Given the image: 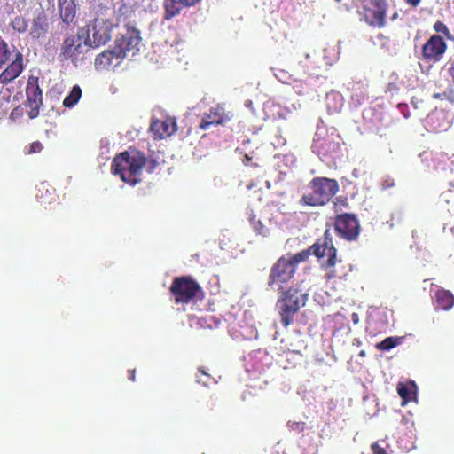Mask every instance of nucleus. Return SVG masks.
I'll return each instance as SVG.
<instances>
[{
	"label": "nucleus",
	"mask_w": 454,
	"mask_h": 454,
	"mask_svg": "<svg viewBox=\"0 0 454 454\" xmlns=\"http://www.w3.org/2000/svg\"><path fill=\"white\" fill-rule=\"evenodd\" d=\"M145 164V153L130 147L114 158L111 168L123 182L134 186L141 181L140 175Z\"/></svg>",
	"instance_id": "obj_1"
},
{
	"label": "nucleus",
	"mask_w": 454,
	"mask_h": 454,
	"mask_svg": "<svg viewBox=\"0 0 454 454\" xmlns=\"http://www.w3.org/2000/svg\"><path fill=\"white\" fill-rule=\"evenodd\" d=\"M308 298V290L302 288L300 284L282 292L276 306L284 327L286 328L294 323V315L306 305Z\"/></svg>",
	"instance_id": "obj_2"
},
{
	"label": "nucleus",
	"mask_w": 454,
	"mask_h": 454,
	"mask_svg": "<svg viewBox=\"0 0 454 454\" xmlns=\"http://www.w3.org/2000/svg\"><path fill=\"white\" fill-rule=\"evenodd\" d=\"M308 187L310 192L303 194L300 199V204L302 206H325L340 189L338 182L328 177H314Z\"/></svg>",
	"instance_id": "obj_3"
},
{
	"label": "nucleus",
	"mask_w": 454,
	"mask_h": 454,
	"mask_svg": "<svg viewBox=\"0 0 454 454\" xmlns=\"http://www.w3.org/2000/svg\"><path fill=\"white\" fill-rule=\"evenodd\" d=\"M169 292L176 304H188L204 297L201 286L190 276L176 277Z\"/></svg>",
	"instance_id": "obj_4"
},
{
	"label": "nucleus",
	"mask_w": 454,
	"mask_h": 454,
	"mask_svg": "<svg viewBox=\"0 0 454 454\" xmlns=\"http://www.w3.org/2000/svg\"><path fill=\"white\" fill-rule=\"evenodd\" d=\"M90 46V37L89 31L87 36L82 41L81 35H70L64 38L59 50V57L65 60H70L75 66L78 62L83 61L87 59Z\"/></svg>",
	"instance_id": "obj_5"
},
{
	"label": "nucleus",
	"mask_w": 454,
	"mask_h": 454,
	"mask_svg": "<svg viewBox=\"0 0 454 454\" xmlns=\"http://www.w3.org/2000/svg\"><path fill=\"white\" fill-rule=\"evenodd\" d=\"M311 254L317 258H323L327 256L328 259L323 264L325 270H329L326 274L327 278L332 279L334 278H340V275L337 272L333 267L337 263V250L333 243V239L329 230H326L324 233L322 239H318L315 244L309 247Z\"/></svg>",
	"instance_id": "obj_6"
},
{
	"label": "nucleus",
	"mask_w": 454,
	"mask_h": 454,
	"mask_svg": "<svg viewBox=\"0 0 454 454\" xmlns=\"http://www.w3.org/2000/svg\"><path fill=\"white\" fill-rule=\"evenodd\" d=\"M387 7L386 0H362L360 13L370 26L382 27L386 24Z\"/></svg>",
	"instance_id": "obj_7"
},
{
	"label": "nucleus",
	"mask_w": 454,
	"mask_h": 454,
	"mask_svg": "<svg viewBox=\"0 0 454 454\" xmlns=\"http://www.w3.org/2000/svg\"><path fill=\"white\" fill-rule=\"evenodd\" d=\"M333 228L337 236L347 241L356 240L361 231L356 215L350 213L338 214L334 218Z\"/></svg>",
	"instance_id": "obj_8"
},
{
	"label": "nucleus",
	"mask_w": 454,
	"mask_h": 454,
	"mask_svg": "<svg viewBox=\"0 0 454 454\" xmlns=\"http://www.w3.org/2000/svg\"><path fill=\"white\" fill-rule=\"evenodd\" d=\"M90 27L91 29L88 30L89 34L91 32L90 46L99 47L110 41L115 24L111 19L98 15L94 19Z\"/></svg>",
	"instance_id": "obj_9"
},
{
	"label": "nucleus",
	"mask_w": 454,
	"mask_h": 454,
	"mask_svg": "<svg viewBox=\"0 0 454 454\" xmlns=\"http://www.w3.org/2000/svg\"><path fill=\"white\" fill-rule=\"evenodd\" d=\"M295 272L296 270L289 260L286 256H281L270 269L268 286H278L282 288L284 284L288 283L294 278Z\"/></svg>",
	"instance_id": "obj_10"
},
{
	"label": "nucleus",
	"mask_w": 454,
	"mask_h": 454,
	"mask_svg": "<svg viewBox=\"0 0 454 454\" xmlns=\"http://www.w3.org/2000/svg\"><path fill=\"white\" fill-rule=\"evenodd\" d=\"M26 106L29 108L27 114L30 119H35L39 115L43 106V91L39 86V78L30 75L26 87Z\"/></svg>",
	"instance_id": "obj_11"
},
{
	"label": "nucleus",
	"mask_w": 454,
	"mask_h": 454,
	"mask_svg": "<svg viewBox=\"0 0 454 454\" xmlns=\"http://www.w3.org/2000/svg\"><path fill=\"white\" fill-rule=\"evenodd\" d=\"M447 50V43L438 35H432L422 46L421 58L425 63L435 64L439 62Z\"/></svg>",
	"instance_id": "obj_12"
},
{
	"label": "nucleus",
	"mask_w": 454,
	"mask_h": 454,
	"mask_svg": "<svg viewBox=\"0 0 454 454\" xmlns=\"http://www.w3.org/2000/svg\"><path fill=\"white\" fill-rule=\"evenodd\" d=\"M232 117L233 114L231 112L226 111L223 105L218 104L203 114L199 128L202 130H207L211 126L225 124L230 121Z\"/></svg>",
	"instance_id": "obj_13"
},
{
	"label": "nucleus",
	"mask_w": 454,
	"mask_h": 454,
	"mask_svg": "<svg viewBox=\"0 0 454 454\" xmlns=\"http://www.w3.org/2000/svg\"><path fill=\"white\" fill-rule=\"evenodd\" d=\"M141 42L140 33L135 27H128L126 33L115 41L114 48L119 56L124 59L127 54L132 51L134 55L137 51V46Z\"/></svg>",
	"instance_id": "obj_14"
},
{
	"label": "nucleus",
	"mask_w": 454,
	"mask_h": 454,
	"mask_svg": "<svg viewBox=\"0 0 454 454\" xmlns=\"http://www.w3.org/2000/svg\"><path fill=\"white\" fill-rule=\"evenodd\" d=\"M24 69L23 55L16 50L14 59L0 74V84L6 85L15 80Z\"/></svg>",
	"instance_id": "obj_15"
},
{
	"label": "nucleus",
	"mask_w": 454,
	"mask_h": 454,
	"mask_svg": "<svg viewBox=\"0 0 454 454\" xmlns=\"http://www.w3.org/2000/svg\"><path fill=\"white\" fill-rule=\"evenodd\" d=\"M176 130V122L172 119L155 120L150 125V131L154 139H163Z\"/></svg>",
	"instance_id": "obj_16"
},
{
	"label": "nucleus",
	"mask_w": 454,
	"mask_h": 454,
	"mask_svg": "<svg viewBox=\"0 0 454 454\" xmlns=\"http://www.w3.org/2000/svg\"><path fill=\"white\" fill-rule=\"evenodd\" d=\"M49 27L47 15L43 12H41L34 16L28 35L33 40L45 37L49 32Z\"/></svg>",
	"instance_id": "obj_17"
},
{
	"label": "nucleus",
	"mask_w": 454,
	"mask_h": 454,
	"mask_svg": "<svg viewBox=\"0 0 454 454\" xmlns=\"http://www.w3.org/2000/svg\"><path fill=\"white\" fill-rule=\"evenodd\" d=\"M200 1V0H164V19L171 20L178 15L184 7L192 6Z\"/></svg>",
	"instance_id": "obj_18"
},
{
	"label": "nucleus",
	"mask_w": 454,
	"mask_h": 454,
	"mask_svg": "<svg viewBox=\"0 0 454 454\" xmlns=\"http://www.w3.org/2000/svg\"><path fill=\"white\" fill-rule=\"evenodd\" d=\"M59 12L64 23L69 25L76 15V4L74 0H59Z\"/></svg>",
	"instance_id": "obj_19"
},
{
	"label": "nucleus",
	"mask_w": 454,
	"mask_h": 454,
	"mask_svg": "<svg viewBox=\"0 0 454 454\" xmlns=\"http://www.w3.org/2000/svg\"><path fill=\"white\" fill-rule=\"evenodd\" d=\"M454 305V295L449 290L438 289L434 294L435 309L450 310Z\"/></svg>",
	"instance_id": "obj_20"
},
{
	"label": "nucleus",
	"mask_w": 454,
	"mask_h": 454,
	"mask_svg": "<svg viewBox=\"0 0 454 454\" xmlns=\"http://www.w3.org/2000/svg\"><path fill=\"white\" fill-rule=\"evenodd\" d=\"M114 59H121L114 47L98 54L95 59V67L97 69L108 68L113 64Z\"/></svg>",
	"instance_id": "obj_21"
},
{
	"label": "nucleus",
	"mask_w": 454,
	"mask_h": 454,
	"mask_svg": "<svg viewBox=\"0 0 454 454\" xmlns=\"http://www.w3.org/2000/svg\"><path fill=\"white\" fill-rule=\"evenodd\" d=\"M325 103L329 113H339L343 106V98L340 93L331 91L326 94Z\"/></svg>",
	"instance_id": "obj_22"
},
{
	"label": "nucleus",
	"mask_w": 454,
	"mask_h": 454,
	"mask_svg": "<svg viewBox=\"0 0 454 454\" xmlns=\"http://www.w3.org/2000/svg\"><path fill=\"white\" fill-rule=\"evenodd\" d=\"M9 25L15 33L24 34L28 29L29 20L24 15L18 14L11 19Z\"/></svg>",
	"instance_id": "obj_23"
},
{
	"label": "nucleus",
	"mask_w": 454,
	"mask_h": 454,
	"mask_svg": "<svg viewBox=\"0 0 454 454\" xmlns=\"http://www.w3.org/2000/svg\"><path fill=\"white\" fill-rule=\"evenodd\" d=\"M82 90L79 85H74L69 94L65 98L63 105L66 107H73L81 98Z\"/></svg>",
	"instance_id": "obj_24"
},
{
	"label": "nucleus",
	"mask_w": 454,
	"mask_h": 454,
	"mask_svg": "<svg viewBox=\"0 0 454 454\" xmlns=\"http://www.w3.org/2000/svg\"><path fill=\"white\" fill-rule=\"evenodd\" d=\"M12 51L8 43L0 35V69H2L10 60Z\"/></svg>",
	"instance_id": "obj_25"
},
{
	"label": "nucleus",
	"mask_w": 454,
	"mask_h": 454,
	"mask_svg": "<svg viewBox=\"0 0 454 454\" xmlns=\"http://www.w3.org/2000/svg\"><path fill=\"white\" fill-rule=\"evenodd\" d=\"M311 254V250L309 247L308 249L302 250L295 254H286L285 255L287 260H289V262L293 264L294 267V270H296V267L300 262H306L309 255Z\"/></svg>",
	"instance_id": "obj_26"
},
{
	"label": "nucleus",
	"mask_w": 454,
	"mask_h": 454,
	"mask_svg": "<svg viewBox=\"0 0 454 454\" xmlns=\"http://www.w3.org/2000/svg\"><path fill=\"white\" fill-rule=\"evenodd\" d=\"M414 387L415 385L413 383L411 386L403 382L397 384V393L403 400V404L411 400V390Z\"/></svg>",
	"instance_id": "obj_27"
},
{
	"label": "nucleus",
	"mask_w": 454,
	"mask_h": 454,
	"mask_svg": "<svg viewBox=\"0 0 454 454\" xmlns=\"http://www.w3.org/2000/svg\"><path fill=\"white\" fill-rule=\"evenodd\" d=\"M249 222L257 235H261L262 237H267L269 235V230L264 226L261 220L256 219V216L254 214L250 215Z\"/></svg>",
	"instance_id": "obj_28"
},
{
	"label": "nucleus",
	"mask_w": 454,
	"mask_h": 454,
	"mask_svg": "<svg viewBox=\"0 0 454 454\" xmlns=\"http://www.w3.org/2000/svg\"><path fill=\"white\" fill-rule=\"evenodd\" d=\"M401 338L398 337H387L384 339L382 341L379 342L376 345L377 349L379 350H389L400 344Z\"/></svg>",
	"instance_id": "obj_29"
},
{
	"label": "nucleus",
	"mask_w": 454,
	"mask_h": 454,
	"mask_svg": "<svg viewBox=\"0 0 454 454\" xmlns=\"http://www.w3.org/2000/svg\"><path fill=\"white\" fill-rule=\"evenodd\" d=\"M333 210L335 213L342 212L344 209L348 208V200L347 196H338L333 200Z\"/></svg>",
	"instance_id": "obj_30"
},
{
	"label": "nucleus",
	"mask_w": 454,
	"mask_h": 454,
	"mask_svg": "<svg viewBox=\"0 0 454 454\" xmlns=\"http://www.w3.org/2000/svg\"><path fill=\"white\" fill-rule=\"evenodd\" d=\"M199 375H197L196 381L204 386H208L212 381L213 378L209 373H207L203 367L198 368Z\"/></svg>",
	"instance_id": "obj_31"
},
{
	"label": "nucleus",
	"mask_w": 454,
	"mask_h": 454,
	"mask_svg": "<svg viewBox=\"0 0 454 454\" xmlns=\"http://www.w3.org/2000/svg\"><path fill=\"white\" fill-rule=\"evenodd\" d=\"M450 161V158L444 153H437L434 157V163L437 168L444 169L445 165Z\"/></svg>",
	"instance_id": "obj_32"
},
{
	"label": "nucleus",
	"mask_w": 454,
	"mask_h": 454,
	"mask_svg": "<svg viewBox=\"0 0 454 454\" xmlns=\"http://www.w3.org/2000/svg\"><path fill=\"white\" fill-rule=\"evenodd\" d=\"M434 29L437 33L443 34L447 38H451L450 32L447 26L441 20H438L434 25Z\"/></svg>",
	"instance_id": "obj_33"
},
{
	"label": "nucleus",
	"mask_w": 454,
	"mask_h": 454,
	"mask_svg": "<svg viewBox=\"0 0 454 454\" xmlns=\"http://www.w3.org/2000/svg\"><path fill=\"white\" fill-rule=\"evenodd\" d=\"M24 115V109L21 106H18L12 109L10 114V119L13 121H18Z\"/></svg>",
	"instance_id": "obj_34"
},
{
	"label": "nucleus",
	"mask_w": 454,
	"mask_h": 454,
	"mask_svg": "<svg viewBox=\"0 0 454 454\" xmlns=\"http://www.w3.org/2000/svg\"><path fill=\"white\" fill-rule=\"evenodd\" d=\"M43 146L41 142L35 141L30 144L28 150L27 151V153L33 154L40 153L43 150Z\"/></svg>",
	"instance_id": "obj_35"
},
{
	"label": "nucleus",
	"mask_w": 454,
	"mask_h": 454,
	"mask_svg": "<svg viewBox=\"0 0 454 454\" xmlns=\"http://www.w3.org/2000/svg\"><path fill=\"white\" fill-rule=\"evenodd\" d=\"M448 75L454 83V58H450L445 65Z\"/></svg>",
	"instance_id": "obj_36"
},
{
	"label": "nucleus",
	"mask_w": 454,
	"mask_h": 454,
	"mask_svg": "<svg viewBox=\"0 0 454 454\" xmlns=\"http://www.w3.org/2000/svg\"><path fill=\"white\" fill-rule=\"evenodd\" d=\"M372 454H387L385 448L379 442H375L371 445Z\"/></svg>",
	"instance_id": "obj_37"
},
{
	"label": "nucleus",
	"mask_w": 454,
	"mask_h": 454,
	"mask_svg": "<svg viewBox=\"0 0 454 454\" xmlns=\"http://www.w3.org/2000/svg\"><path fill=\"white\" fill-rule=\"evenodd\" d=\"M289 427L291 430L301 433L305 429L304 422H289Z\"/></svg>",
	"instance_id": "obj_38"
},
{
	"label": "nucleus",
	"mask_w": 454,
	"mask_h": 454,
	"mask_svg": "<svg viewBox=\"0 0 454 454\" xmlns=\"http://www.w3.org/2000/svg\"><path fill=\"white\" fill-rule=\"evenodd\" d=\"M158 166V162L153 160V159H151V160H147L146 159V164L145 167H146V169L149 173H153L156 167Z\"/></svg>",
	"instance_id": "obj_39"
},
{
	"label": "nucleus",
	"mask_w": 454,
	"mask_h": 454,
	"mask_svg": "<svg viewBox=\"0 0 454 454\" xmlns=\"http://www.w3.org/2000/svg\"><path fill=\"white\" fill-rule=\"evenodd\" d=\"M442 117H445V114L443 113H436L429 115L428 120L432 121V123H434L435 121L442 119Z\"/></svg>",
	"instance_id": "obj_40"
},
{
	"label": "nucleus",
	"mask_w": 454,
	"mask_h": 454,
	"mask_svg": "<svg viewBox=\"0 0 454 454\" xmlns=\"http://www.w3.org/2000/svg\"><path fill=\"white\" fill-rule=\"evenodd\" d=\"M450 186H451V187H450L447 192H442V195H441V196H442V199H444V200H445L447 203L449 202V200L447 199V197H448L450 194H451V193H453V192H454V183H453V184H451V185H450Z\"/></svg>",
	"instance_id": "obj_41"
},
{
	"label": "nucleus",
	"mask_w": 454,
	"mask_h": 454,
	"mask_svg": "<svg viewBox=\"0 0 454 454\" xmlns=\"http://www.w3.org/2000/svg\"><path fill=\"white\" fill-rule=\"evenodd\" d=\"M128 378L131 381H135V380H136V370L135 369H131V370L128 371Z\"/></svg>",
	"instance_id": "obj_42"
},
{
	"label": "nucleus",
	"mask_w": 454,
	"mask_h": 454,
	"mask_svg": "<svg viewBox=\"0 0 454 454\" xmlns=\"http://www.w3.org/2000/svg\"><path fill=\"white\" fill-rule=\"evenodd\" d=\"M420 1L421 0H406V3L412 7H417Z\"/></svg>",
	"instance_id": "obj_43"
},
{
	"label": "nucleus",
	"mask_w": 454,
	"mask_h": 454,
	"mask_svg": "<svg viewBox=\"0 0 454 454\" xmlns=\"http://www.w3.org/2000/svg\"><path fill=\"white\" fill-rule=\"evenodd\" d=\"M251 160H252V157H251V156H249V155H248V154H247V153L244 155V159L242 160V161H243V163H244L245 165H248V164L250 163V161H251Z\"/></svg>",
	"instance_id": "obj_44"
},
{
	"label": "nucleus",
	"mask_w": 454,
	"mask_h": 454,
	"mask_svg": "<svg viewBox=\"0 0 454 454\" xmlns=\"http://www.w3.org/2000/svg\"><path fill=\"white\" fill-rule=\"evenodd\" d=\"M14 4H20L25 5L27 3V0H12Z\"/></svg>",
	"instance_id": "obj_45"
},
{
	"label": "nucleus",
	"mask_w": 454,
	"mask_h": 454,
	"mask_svg": "<svg viewBox=\"0 0 454 454\" xmlns=\"http://www.w3.org/2000/svg\"><path fill=\"white\" fill-rule=\"evenodd\" d=\"M359 356H361V357L365 356V351L364 350L360 351L359 352Z\"/></svg>",
	"instance_id": "obj_46"
},
{
	"label": "nucleus",
	"mask_w": 454,
	"mask_h": 454,
	"mask_svg": "<svg viewBox=\"0 0 454 454\" xmlns=\"http://www.w3.org/2000/svg\"><path fill=\"white\" fill-rule=\"evenodd\" d=\"M434 98H442V97H441V94H440V93H435V94H434Z\"/></svg>",
	"instance_id": "obj_47"
},
{
	"label": "nucleus",
	"mask_w": 454,
	"mask_h": 454,
	"mask_svg": "<svg viewBox=\"0 0 454 454\" xmlns=\"http://www.w3.org/2000/svg\"><path fill=\"white\" fill-rule=\"evenodd\" d=\"M434 129H445V128L443 126L438 125V126L434 127Z\"/></svg>",
	"instance_id": "obj_48"
},
{
	"label": "nucleus",
	"mask_w": 454,
	"mask_h": 454,
	"mask_svg": "<svg viewBox=\"0 0 454 454\" xmlns=\"http://www.w3.org/2000/svg\"><path fill=\"white\" fill-rule=\"evenodd\" d=\"M247 188H248V189L254 188V184H253V183L249 184L247 185Z\"/></svg>",
	"instance_id": "obj_49"
},
{
	"label": "nucleus",
	"mask_w": 454,
	"mask_h": 454,
	"mask_svg": "<svg viewBox=\"0 0 454 454\" xmlns=\"http://www.w3.org/2000/svg\"><path fill=\"white\" fill-rule=\"evenodd\" d=\"M51 197H52V198H51V200H56V199H55V193H51Z\"/></svg>",
	"instance_id": "obj_50"
},
{
	"label": "nucleus",
	"mask_w": 454,
	"mask_h": 454,
	"mask_svg": "<svg viewBox=\"0 0 454 454\" xmlns=\"http://www.w3.org/2000/svg\"><path fill=\"white\" fill-rule=\"evenodd\" d=\"M450 231H451L452 232H454V225L450 226Z\"/></svg>",
	"instance_id": "obj_51"
},
{
	"label": "nucleus",
	"mask_w": 454,
	"mask_h": 454,
	"mask_svg": "<svg viewBox=\"0 0 454 454\" xmlns=\"http://www.w3.org/2000/svg\"><path fill=\"white\" fill-rule=\"evenodd\" d=\"M336 2H340V0H335Z\"/></svg>",
	"instance_id": "obj_52"
}]
</instances>
